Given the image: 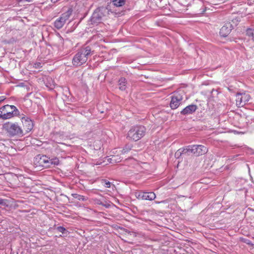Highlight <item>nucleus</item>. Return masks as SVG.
<instances>
[{"label":"nucleus","instance_id":"f257e3e1","mask_svg":"<svg viewBox=\"0 0 254 254\" xmlns=\"http://www.w3.org/2000/svg\"><path fill=\"white\" fill-rule=\"evenodd\" d=\"M34 163L37 167H50L59 165L60 161L57 157L50 159L46 155H38L34 158Z\"/></svg>","mask_w":254,"mask_h":254},{"label":"nucleus","instance_id":"f03ea898","mask_svg":"<svg viewBox=\"0 0 254 254\" xmlns=\"http://www.w3.org/2000/svg\"><path fill=\"white\" fill-rule=\"evenodd\" d=\"M91 54V48L86 47L80 49L74 56L72 63L74 66H80L85 63L88 59V56Z\"/></svg>","mask_w":254,"mask_h":254},{"label":"nucleus","instance_id":"7ed1b4c3","mask_svg":"<svg viewBox=\"0 0 254 254\" xmlns=\"http://www.w3.org/2000/svg\"><path fill=\"white\" fill-rule=\"evenodd\" d=\"M146 132V128L140 125L133 126L131 127L127 132V138L135 141L143 137Z\"/></svg>","mask_w":254,"mask_h":254},{"label":"nucleus","instance_id":"20e7f679","mask_svg":"<svg viewBox=\"0 0 254 254\" xmlns=\"http://www.w3.org/2000/svg\"><path fill=\"white\" fill-rule=\"evenodd\" d=\"M17 112L18 110L14 106L6 105L0 108V118L3 119H10Z\"/></svg>","mask_w":254,"mask_h":254},{"label":"nucleus","instance_id":"39448f33","mask_svg":"<svg viewBox=\"0 0 254 254\" xmlns=\"http://www.w3.org/2000/svg\"><path fill=\"white\" fill-rule=\"evenodd\" d=\"M187 150L196 156H199L206 153L208 151V149L202 145H194L188 146L187 148Z\"/></svg>","mask_w":254,"mask_h":254},{"label":"nucleus","instance_id":"423d86ee","mask_svg":"<svg viewBox=\"0 0 254 254\" xmlns=\"http://www.w3.org/2000/svg\"><path fill=\"white\" fill-rule=\"evenodd\" d=\"M4 128L12 135H23L22 129L17 124L8 122L4 124Z\"/></svg>","mask_w":254,"mask_h":254},{"label":"nucleus","instance_id":"0eeeda50","mask_svg":"<svg viewBox=\"0 0 254 254\" xmlns=\"http://www.w3.org/2000/svg\"><path fill=\"white\" fill-rule=\"evenodd\" d=\"M250 99V95L244 92L243 93H237L236 96V105L238 107L244 106Z\"/></svg>","mask_w":254,"mask_h":254},{"label":"nucleus","instance_id":"6e6552de","mask_svg":"<svg viewBox=\"0 0 254 254\" xmlns=\"http://www.w3.org/2000/svg\"><path fill=\"white\" fill-rule=\"evenodd\" d=\"M71 14V11H67L63 13L61 17L57 19L55 22V26L57 29H60L63 27L66 21L69 18Z\"/></svg>","mask_w":254,"mask_h":254},{"label":"nucleus","instance_id":"1a4fd4ad","mask_svg":"<svg viewBox=\"0 0 254 254\" xmlns=\"http://www.w3.org/2000/svg\"><path fill=\"white\" fill-rule=\"evenodd\" d=\"M135 195L137 198L143 200H152L156 197L155 194L153 192H138Z\"/></svg>","mask_w":254,"mask_h":254},{"label":"nucleus","instance_id":"9d476101","mask_svg":"<svg viewBox=\"0 0 254 254\" xmlns=\"http://www.w3.org/2000/svg\"><path fill=\"white\" fill-rule=\"evenodd\" d=\"M23 125V132L26 133L30 131L33 127V123L32 120L28 118L23 117L21 119Z\"/></svg>","mask_w":254,"mask_h":254},{"label":"nucleus","instance_id":"9b49d317","mask_svg":"<svg viewBox=\"0 0 254 254\" xmlns=\"http://www.w3.org/2000/svg\"><path fill=\"white\" fill-rule=\"evenodd\" d=\"M130 149L131 148H129L127 150H126L125 149L120 150L119 151L120 154L111 155L110 157L108 159V161L112 164L120 162L122 160V158L120 155L121 154H124Z\"/></svg>","mask_w":254,"mask_h":254},{"label":"nucleus","instance_id":"f8f14e48","mask_svg":"<svg viewBox=\"0 0 254 254\" xmlns=\"http://www.w3.org/2000/svg\"><path fill=\"white\" fill-rule=\"evenodd\" d=\"M182 97L180 95H175L172 96L170 106L173 110L177 109L180 105Z\"/></svg>","mask_w":254,"mask_h":254},{"label":"nucleus","instance_id":"ddd939ff","mask_svg":"<svg viewBox=\"0 0 254 254\" xmlns=\"http://www.w3.org/2000/svg\"><path fill=\"white\" fill-rule=\"evenodd\" d=\"M231 31V25L229 23H228L221 27V28L220 30L219 33L221 36L223 37H226L230 34Z\"/></svg>","mask_w":254,"mask_h":254},{"label":"nucleus","instance_id":"4468645a","mask_svg":"<svg viewBox=\"0 0 254 254\" xmlns=\"http://www.w3.org/2000/svg\"><path fill=\"white\" fill-rule=\"evenodd\" d=\"M197 109V106L195 105H190L185 108L181 113L183 115L190 114L194 112Z\"/></svg>","mask_w":254,"mask_h":254},{"label":"nucleus","instance_id":"2eb2a0df","mask_svg":"<svg viewBox=\"0 0 254 254\" xmlns=\"http://www.w3.org/2000/svg\"><path fill=\"white\" fill-rule=\"evenodd\" d=\"M127 80L125 78H121L119 80V89L124 91L126 89Z\"/></svg>","mask_w":254,"mask_h":254},{"label":"nucleus","instance_id":"dca6fc26","mask_svg":"<svg viewBox=\"0 0 254 254\" xmlns=\"http://www.w3.org/2000/svg\"><path fill=\"white\" fill-rule=\"evenodd\" d=\"M113 3L114 5L120 7L124 5L125 3V0H113Z\"/></svg>","mask_w":254,"mask_h":254},{"label":"nucleus","instance_id":"f3484780","mask_svg":"<svg viewBox=\"0 0 254 254\" xmlns=\"http://www.w3.org/2000/svg\"><path fill=\"white\" fill-rule=\"evenodd\" d=\"M101 184L103 186L107 188H110L111 186V183L106 180H102Z\"/></svg>","mask_w":254,"mask_h":254},{"label":"nucleus","instance_id":"a211bd4d","mask_svg":"<svg viewBox=\"0 0 254 254\" xmlns=\"http://www.w3.org/2000/svg\"><path fill=\"white\" fill-rule=\"evenodd\" d=\"M131 161L133 164H134L136 166L135 168L138 170L139 167H140V164H139V163L136 160L134 159H131Z\"/></svg>","mask_w":254,"mask_h":254},{"label":"nucleus","instance_id":"6ab92c4d","mask_svg":"<svg viewBox=\"0 0 254 254\" xmlns=\"http://www.w3.org/2000/svg\"><path fill=\"white\" fill-rule=\"evenodd\" d=\"M42 67L41 63L40 62L36 63L33 65V67L36 69L40 68Z\"/></svg>","mask_w":254,"mask_h":254},{"label":"nucleus","instance_id":"aec40b11","mask_svg":"<svg viewBox=\"0 0 254 254\" xmlns=\"http://www.w3.org/2000/svg\"><path fill=\"white\" fill-rule=\"evenodd\" d=\"M57 230L59 232L62 233L63 234L64 233V232L66 231V229L64 227H62V226L58 227Z\"/></svg>","mask_w":254,"mask_h":254},{"label":"nucleus","instance_id":"412c9836","mask_svg":"<svg viewBox=\"0 0 254 254\" xmlns=\"http://www.w3.org/2000/svg\"><path fill=\"white\" fill-rule=\"evenodd\" d=\"M76 198H77L79 200L85 201L87 200V199L84 197V196L81 195H78V196H77Z\"/></svg>","mask_w":254,"mask_h":254},{"label":"nucleus","instance_id":"4be33fe9","mask_svg":"<svg viewBox=\"0 0 254 254\" xmlns=\"http://www.w3.org/2000/svg\"><path fill=\"white\" fill-rule=\"evenodd\" d=\"M247 34L249 36H254V33L253 32V31L252 30V29H248L247 31Z\"/></svg>","mask_w":254,"mask_h":254},{"label":"nucleus","instance_id":"5701e85b","mask_svg":"<svg viewBox=\"0 0 254 254\" xmlns=\"http://www.w3.org/2000/svg\"><path fill=\"white\" fill-rule=\"evenodd\" d=\"M5 200L2 198H0V204L5 205Z\"/></svg>","mask_w":254,"mask_h":254},{"label":"nucleus","instance_id":"b1692460","mask_svg":"<svg viewBox=\"0 0 254 254\" xmlns=\"http://www.w3.org/2000/svg\"><path fill=\"white\" fill-rule=\"evenodd\" d=\"M5 99L4 96H0V103L4 100Z\"/></svg>","mask_w":254,"mask_h":254}]
</instances>
